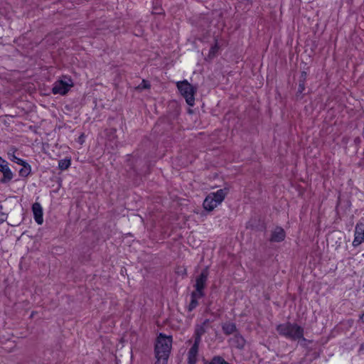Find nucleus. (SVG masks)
<instances>
[{
	"mask_svg": "<svg viewBox=\"0 0 364 364\" xmlns=\"http://www.w3.org/2000/svg\"><path fill=\"white\" fill-rule=\"evenodd\" d=\"M219 48L220 47L218 46V40L215 39V43L210 47L208 55V58H209V60H212L216 56L217 53L219 50Z\"/></svg>",
	"mask_w": 364,
	"mask_h": 364,
	"instance_id": "obj_19",
	"label": "nucleus"
},
{
	"mask_svg": "<svg viewBox=\"0 0 364 364\" xmlns=\"http://www.w3.org/2000/svg\"><path fill=\"white\" fill-rule=\"evenodd\" d=\"M74 83L70 77L63 75L61 78L55 82L52 87V92L54 95H66Z\"/></svg>",
	"mask_w": 364,
	"mask_h": 364,
	"instance_id": "obj_4",
	"label": "nucleus"
},
{
	"mask_svg": "<svg viewBox=\"0 0 364 364\" xmlns=\"http://www.w3.org/2000/svg\"><path fill=\"white\" fill-rule=\"evenodd\" d=\"M183 274H186V269L183 270Z\"/></svg>",
	"mask_w": 364,
	"mask_h": 364,
	"instance_id": "obj_29",
	"label": "nucleus"
},
{
	"mask_svg": "<svg viewBox=\"0 0 364 364\" xmlns=\"http://www.w3.org/2000/svg\"><path fill=\"white\" fill-rule=\"evenodd\" d=\"M71 164L70 159L65 158L58 161V168L61 171L67 170Z\"/></svg>",
	"mask_w": 364,
	"mask_h": 364,
	"instance_id": "obj_20",
	"label": "nucleus"
},
{
	"mask_svg": "<svg viewBox=\"0 0 364 364\" xmlns=\"http://www.w3.org/2000/svg\"><path fill=\"white\" fill-rule=\"evenodd\" d=\"M229 193V188L225 187L224 188L219 189L216 192L210 193L209 195L214 200L218 205L220 204L225 199V196Z\"/></svg>",
	"mask_w": 364,
	"mask_h": 364,
	"instance_id": "obj_10",
	"label": "nucleus"
},
{
	"mask_svg": "<svg viewBox=\"0 0 364 364\" xmlns=\"http://www.w3.org/2000/svg\"><path fill=\"white\" fill-rule=\"evenodd\" d=\"M191 302L188 306V310L189 312L192 311L193 309H195L197 307V306L198 305V299L200 298L199 295H198L195 292H192L191 294Z\"/></svg>",
	"mask_w": 364,
	"mask_h": 364,
	"instance_id": "obj_17",
	"label": "nucleus"
},
{
	"mask_svg": "<svg viewBox=\"0 0 364 364\" xmlns=\"http://www.w3.org/2000/svg\"><path fill=\"white\" fill-rule=\"evenodd\" d=\"M151 87V84L148 80H142L141 82L135 87L136 90L142 91L144 90H148Z\"/></svg>",
	"mask_w": 364,
	"mask_h": 364,
	"instance_id": "obj_21",
	"label": "nucleus"
},
{
	"mask_svg": "<svg viewBox=\"0 0 364 364\" xmlns=\"http://www.w3.org/2000/svg\"><path fill=\"white\" fill-rule=\"evenodd\" d=\"M250 228H251L252 230H254V229H255V228H254V226H253L252 225H250Z\"/></svg>",
	"mask_w": 364,
	"mask_h": 364,
	"instance_id": "obj_28",
	"label": "nucleus"
},
{
	"mask_svg": "<svg viewBox=\"0 0 364 364\" xmlns=\"http://www.w3.org/2000/svg\"><path fill=\"white\" fill-rule=\"evenodd\" d=\"M32 210L33 213V216L35 221L38 224L41 225L43 222V209L40 203H35L33 204Z\"/></svg>",
	"mask_w": 364,
	"mask_h": 364,
	"instance_id": "obj_11",
	"label": "nucleus"
},
{
	"mask_svg": "<svg viewBox=\"0 0 364 364\" xmlns=\"http://www.w3.org/2000/svg\"><path fill=\"white\" fill-rule=\"evenodd\" d=\"M21 166L23 167L18 171L19 176L26 178L31 173V167L26 161L21 164Z\"/></svg>",
	"mask_w": 364,
	"mask_h": 364,
	"instance_id": "obj_18",
	"label": "nucleus"
},
{
	"mask_svg": "<svg viewBox=\"0 0 364 364\" xmlns=\"http://www.w3.org/2000/svg\"><path fill=\"white\" fill-rule=\"evenodd\" d=\"M7 216L8 215L6 213L0 211V224L3 223L6 220Z\"/></svg>",
	"mask_w": 364,
	"mask_h": 364,
	"instance_id": "obj_24",
	"label": "nucleus"
},
{
	"mask_svg": "<svg viewBox=\"0 0 364 364\" xmlns=\"http://www.w3.org/2000/svg\"><path fill=\"white\" fill-rule=\"evenodd\" d=\"M359 321L364 323V312L359 316Z\"/></svg>",
	"mask_w": 364,
	"mask_h": 364,
	"instance_id": "obj_27",
	"label": "nucleus"
},
{
	"mask_svg": "<svg viewBox=\"0 0 364 364\" xmlns=\"http://www.w3.org/2000/svg\"><path fill=\"white\" fill-rule=\"evenodd\" d=\"M286 237V232L284 230L279 226H277L272 232L269 241L271 242H280L284 240Z\"/></svg>",
	"mask_w": 364,
	"mask_h": 364,
	"instance_id": "obj_9",
	"label": "nucleus"
},
{
	"mask_svg": "<svg viewBox=\"0 0 364 364\" xmlns=\"http://www.w3.org/2000/svg\"><path fill=\"white\" fill-rule=\"evenodd\" d=\"M206 332L205 327L203 326L196 325L194 331V343L198 345H200L201 341V337Z\"/></svg>",
	"mask_w": 364,
	"mask_h": 364,
	"instance_id": "obj_13",
	"label": "nucleus"
},
{
	"mask_svg": "<svg viewBox=\"0 0 364 364\" xmlns=\"http://www.w3.org/2000/svg\"><path fill=\"white\" fill-rule=\"evenodd\" d=\"M172 342L171 336H166L163 333H159L154 346L156 358L154 364H167L172 348Z\"/></svg>",
	"mask_w": 364,
	"mask_h": 364,
	"instance_id": "obj_1",
	"label": "nucleus"
},
{
	"mask_svg": "<svg viewBox=\"0 0 364 364\" xmlns=\"http://www.w3.org/2000/svg\"><path fill=\"white\" fill-rule=\"evenodd\" d=\"M82 135L81 136L79 137V140H82Z\"/></svg>",
	"mask_w": 364,
	"mask_h": 364,
	"instance_id": "obj_31",
	"label": "nucleus"
},
{
	"mask_svg": "<svg viewBox=\"0 0 364 364\" xmlns=\"http://www.w3.org/2000/svg\"><path fill=\"white\" fill-rule=\"evenodd\" d=\"M307 78V73L306 71H301L299 79L298 90L296 93V98L297 100H301L304 94L303 93L306 89V82Z\"/></svg>",
	"mask_w": 364,
	"mask_h": 364,
	"instance_id": "obj_7",
	"label": "nucleus"
},
{
	"mask_svg": "<svg viewBox=\"0 0 364 364\" xmlns=\"http://www.w3.org/2000/svg\"><path fill=\"white\" fill-rule=\"evenodd\" d=\"M222 330L225 335L229 336L237 331V327L235 323L227 322L222 325Z\"/></svg>",
	"mask_w": 364,
	"mask_h": 364,
	"instance_id": "obj_15",
	"label": "nucleus"
},
{
	"mask_svg": "<svg viewBox=\"0 0 364 364\" xmlns=\"http://www.w3.org/2000/svg\"><path fill=\"white\" fill-rule=\"evenodd\" d=\"M203 206L205 210L208 211H212L214 210L215 207L218 206V204L216 202L214 201V200L210 197V196L208 194L203 203Z\"/></svg>",
	"mask_w": 364,
	"mask_h": 364,
	"instance_id": "obj_14",
	"label": "nucleus"
},
{
	"mask_svg": "<svg viewBox=\"0 0 364 364\" xmlns=\"http://www.w3.org/2000/svg\"><path fill=\"white\" fill-rule=\"evenodd\" d=\"M199 345L193 343L188 352V364H196Z\"/></svg>",
	"mask_w": 364,
	"mask_h": 364,
	"instance_id": "obj_12",
	"label": "nucleus"
},
{
	"mask_svg": "<svg viewBox=\"0 0 364 364\" xmlns=\"http://www.w3.org/2000/svg\"><path fill=\"white\" fill-rule=\"evenodd\" d=\"M82 135L81 136L79 137V140H82Z\"/></svg>",
	"mask_w": 364,
	"mask_h": 364,
	"instance_id": "obj_30",
	"label": "nucleus"
},
{
	"mask_svg": "<svg viewBox=\"0 0 364 364\" xmlns=\"http://www.w3.org/2000/svg\"><path fill=\"white\" fill-rule=\"evenodd\" d=\"M362 242H364V224H357L355 229V237L353 241V246L358 247Z\"/></svg>",
	"mask_w": 364,
	"mask_h": 364,
	"instance_id": "obj_8",
	"label": "nucleus"
},
{
	"mask_svg": "<svg viewBox=\"0 0 364 364\" xmlns=\"http://www.w3.org/2000/svg\"><path fill=\"white\" fill-rule=\"evenodd\" d=\"M117 129L116 128H109L106 129V134L107 136L114 139L117 137L116 135Z\"/></svg>",
	"mask_w": 364,
	"mask_h": 364,
	"instance_id": "obj_23",
	"label": "nucleus"
},
{
	"mask_svg": "<svg viewBox=\"0 0 364 364\" xmlns=\"http://www.w3.org/2000/svg\"><path fill=\"white\" fill-rule=\"evenodd\" d=\"M9 159H10L11 161H13V162H14V163H16V164H17L21 165V164H23L26 161H24V160H23V159H20V158H18V157L14 154V152L12 154H9Z\"/></svg>",
	"mask_w": 364,
	"mask_h": 364,
	"instance_id": "obj_22",
	"label": "nucleus"
},
{
	"mask_svg": "<svg viewBox=\"0 0 364 364\" xmlns=\"http://www.w3.org/2000/svg\"><path fill=\"white\" fill-rule=\"evenodd\" d=\"M177 87L181 95L186 99L189 106H193L195 103L194 95L197 88L190 84L186 80L177 82Z\"/></svg>",
	"mask_w": 364,
	"mask_h": 364,
	"instance_id": "obj_3",
	"label": "nucleus"
},
{
	"mask_svg": "<svg viewBox=\"0 0 364 364\" xmlns=\"http://www.w3.org/2000/svg\"><path fill=\"white\" fill-rule=\"evenodd\" d=\"M60 2L63 4L64 6L68 7V9H71V6H73V4L71 2H67L65 0H59Z\"/></svg>",
	"mask_w": 364,
	"mask_h": 364,
	"instance_id": "obj_25",
	"label": "nucleus"
},
{
	"mask_svg": "<svg viewBox=\"0 0 364 364\" xmlns=\"http://www.w3.org/2000/svg\"><path fill=\"white\" fill-rule=\"evenodd\" d=\"M277 331L279 335L292 341H296L304 338V328L295 323L287 322L277 326Z\"/></svg>",
	"mask_w": 364,
	"mask_h": 364,
	"instance_id": "obj_2",
	"label": "nucleus"
},
{
	"mask_svg": "<svg viewBox=\"0 0 364 364\" xmlns=\"http://www.w3.org/2000/svg\"><path fill=\"white\" fill-rule=\"evenodd\" d=\"M210 322V320L209 319H205L202 324H200V326H203L204 327H205V326L207 324H208Z\"/></svg>",
	"mask_w": 364,
	"mask_h": 364,
	"instance_id": "obj_26",
	"label": "nucleus"
},
{
	"mask_svg": "<svg viewBox=\"0 0 364 364\" xmlns=\"http://www.w3.org/2000/svg\"><path fill=\"white\" fill-rule=\"evenodd\" d=\"M232 341L235 343V346L238 349H242L245 346V338L239 333L235 334Z\"/></svg>",
	"mask_w": 364,
	"mask_h": 364,
	"instance_id": "obj_16",
	"label": "nucleus"
},
{
	"mask_svg": "<svg viewBox=\"0 0 364 364\" xmlns=\"http://www.w3.org/2000/svg\"><path fill=\"white\" fill-rule=\"evenodd\" d=\"M0 172L3 173V177L0 180L2 183H7L10 182L13 177L14 174L9 167V163L0 156Z\"/></svg>",
	"mask_w": 364,
	"mask_h": 364,
	"instance_id": "obj_6",
	"label": "nucleus"
},
{
	"mask_svg": "<svg viewBox=\"0 0 364 364\" xmlns=\"http://www.w3.org/2000/svg\"><path fill=\"white\" fill-rule=\"evenodd\" d=\"M209 275L208 267H205L200 274L196 277V284L194 287L196 291L193 292L199 295V297H203L205 296L204 289L206 287V282Z\"/></svg>",
	"mask_w": 364,
	"mask_h": 364,
	"instance_id": "obj_5",
	"label": "nucleus"
}]
</instances>
